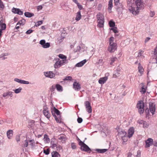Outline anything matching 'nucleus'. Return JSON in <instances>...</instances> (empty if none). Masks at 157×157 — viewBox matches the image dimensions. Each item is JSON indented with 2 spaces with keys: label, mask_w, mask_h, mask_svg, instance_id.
Listing matches in <instances>:
<instances>
[{
  "label": "nucleus",
  "mask_w": 157,
  "mask_h": 157,
  "mask_svg": "<svg viewBox=\"0 0 157 157\" xmlns=\"http://www.w3.org/2000/svg\"><path fill=\"white\" fill-rule=\"evenodd\" d=\"M79 144V145L81 146L80 149L81 150L87 152L89 153H90L91 151V150L90 148L81 140L80 141Z\"/></svg>",
  "instance_id": "1"
},
{
  "label": "nucleus",
  "mask_w": 157,
  "mask_h": 157,
  "mask_svg": "<svg viewBox=\"0 0 157 157\" xmlns=\"http://www.w3.org/2000/svg\"><path fill=\"white\" fill-rule=\"evenodd\" d=\"M51 112L56 121L57 122H60L61 120L58 118L55 114V113H56L57 115H59L60 114V111L58 109L56 108L55 107H54L53 109H51Z\"/></svg>",
  "instance_id": "2"
},
{
  "label": "nucleus",
  "mask_w": 157,
  "mask_h": 157,
  "mask_svg": "<svg viewBox=\"0 0 157 157\" xmlns=\"http://www.w3.org/2000/svg\"><path fill=\"white\" fill-rule=\"evenodd\" d=\"M109 45L108 49V51L111 53L114 52L117 49V44L115 43H112L111 42L110 43Z\"/></svg>",
  "instance_id": "3"
},
{
  "label": "nucleus",
  "mask_w": 157,
  "mask_h": 157,
  "mask_svg": "<svg viewBox=\"0 0 157 157\" xmlns=\"http://www.w3.org/2000/svg\"><path fill=\"white\" fill-rule=\"evenodd\" d=\"M129 10L133 14L136 15L139 13V9L137 7H133L132 6H129Z\"/></svg>",
  "instance_id": "4"
},
{
  "label": "nucleus",
  "mask_w": 157,
  "mask_h": 157,
  "mask_svg": "<svg viewBox=\"0 0 157 157\" xmlns=\"http://www.w3.org/2000/svg\"><path fill=\"white\" fill-rule=\"evenodd\" d=\"M149 107L150 112L153 115L155 111V105L154 103L150 102L149 103Z\"/></svg>",
  "instance_id": "5"
},
{
  "label": "nucleus",
  "mask_w": 157,
  "mask_h": 157,
  "mask_svg": "<svg viewBox=\"0 0 157 157\" xmlns=\"http://www.w3.org/2000/svg\"><path fill=\"white\" fill-rule=\"evenodd\" d=\"M136 7L139 9H142L144 8V5L141 0H137L135 2Z\"/></svg>",
  "instance_id": "6"
},
{
  "label": "nucleus",
  "mask_w": 157,
  "mask_h": 157,
  "mask_svg": "<svg viewBox=\"0 0 157 157\" xmlns=\"http://www.w3.org/2000/svg\"><path fill=\"white\" fill-rule=\"evenodd\" d=\"M43 113L44 115L48 119H49L51 116V115L49 113V110L47 107H44L43 108Z\"/></svg>",
  "instance_id": "7"
},
{
  "label": "nucleus",
  "mask_w": 157,
  "mask_h": 157,
  "mask_svg": "<svg viewBox=\"0 0 157 157\" xmlns=\"http://www.w3.org/2000/svg\"><path fill=\"white\" fill-rule=\"evenodd\" d=\"M85 105L87 112L89 113H91L92 112V110L90 104V102L88 101H85Z\"/></svg>",
  "instance_id": "8"
},
{
  "label": "nucleus",
  "mask_w": 157,
  "mask_h": 157,
  "mask_svg": "<svg viewBox=\"0 0 157 157\" xmlns=\"http://www.w3.org/2000/svg\"><path fill=\"white\" fill-rule=\"evenodd\" d=\"M54 61H56L54 65V67L55 68H59L62 66L59 61V59L58 58L54 59Z\"/></svg>",
  "instance_id": "9"
},
{
  "label": "nucleus",
  "mask_w": 157,
  "mask_h": 157,
  "mask_svg": "<svg viewBox=\"0 0 157 157\" xmlns=\"http://www.w3.org/2000/svg\"><path fill=\"white\" fill-rule=\"evenodd\" d=\"M153 140L151 138H149L146 141V147H148L153 144Z\"/></svg>",
  "instance_id": "10"
},
{
  "label": "nucleus",
  "mask_w": 157,
  "mask_h": 157,
  "mask_svg": "<svg viewBox=\"0 0 157 157\" xmlns=\"http://www.w3.org/2000/svg\"><path fill=\"white\" fill-rule=\"evenodd\" d=\"M12 11L13 13H17L20 15H22L23 13V12L21 11L19 9L16 8L14 7L12 8Z\"/></svg>",
  "instance_id": "11"
},
{
  "label": "nucleus",
  "mask_w": 157,
  "mask_h": 157,
  "mask_svg": "<svg viewBox=\"0 0 157 157\" xmlns=\"http://www.w3.org/2000/svg\"><path fill=\"white\" fill-rule=\"evenodd\" d=\"M44 74L46 77L51 78H53L55 76V74L51 71L45 72Z\"/></svg>",
  "instance_id": "12"
},
{
  "label": "nucleus",
  "mask_w": 157,
  "mask_h": 157,
  "mask_svg": "<svg viewBox=\"0 0 157 157\" xmlns=\"http://www.w3.org/2000/svg\"><path fill=\"white\" fill-rule=\"evenodd\" d=\"M14 81L22 84H28L29 83V82L17 78H15L14 79Z\"/></svg>",
  "instance_id": "13"
},
{
  "label": "nucleus",
  "mask_w": 157,
  "mask_h": 157,
  "mask_svg": "<svg viewBox=\"0 0 157 157\" xmlns=\"http://www.w3.org/2000/svg\"><path fill=\"white\" fill-rule=\"evenodd\" d=\"M13 92L11 91H8L6 92H4L3 94V97L6 98H8L9 96L12 97L13 96Z\"/></svg>",
  "instance_id": "14"
},
{
  "label": "nucleus",
  "mask_w": 157,
  "mask_h": 157,
  "mask_svg": "<svg viewBox=\"0 0 157 157\" xmlns=\"http://www.w3.org/2000/svg\"><path fill=\"white\" fill-rule=\"evenodd\" d=\"M134 129L133 127H131L129 129L128 136L129 138H131L134 132Z\"/></svg>",
  "instance_id": "15"
},
{
  "label": "nucleus",
  "mask_w": 157,
  "mask_h": 157,
  "mask_svg": "<svg viewBox=\"0 0 157 157\" xmlns=\"http://www.w3.org/2000/svg\"><path fill=\"white\" fill-rule=\"evenodd\" d=\"M73 87L75 90H80L81 87L78 83L75 82L73 83Z\"/></svg>",
  "instance_id": "16"
},
{
  "label": "nucleus",
  "mask_w": 157,
  "mask_h": 157,
  "mask_svg": "<svg viewBox=\"0 0 157 157\" xmlns=\"http://www.w3.org/2000/svg\"><path fill=\"white\" fill-rule=\"evenodd\" d=\"M127 133L124 130H121L118 131V135L121 137H124V136H127Z\"/></svg>",
  "instance_id": "17"
},
{
  "label": "nucleus",
  "mask_w": 157,
  "mask_h": 157,
  "mask_svg": "<svg viewBox=\"0 0 157 157\" xmlns=\"http://www.w3.org/2000/svg\"><path fill=\"white\" fill-rule=\"evenodd\" d=\"M136 106L138 109L144 108V103L142 101H139L137 104Z\"/></svg>",
  "instance_id": "18"
},
{
  "label": "nucleus",
  "mask_w": 157,
  "mask_h": 157,
  "mask_svg": "<svg viewBox=\"0 0 157 157\" xmlns=\"http://www.w3.org/2000/svg\"><path fill=\"white\" fill-rule=\"evenodd\" d=\"M108 79V77H105L103 78H101L98 81L99 83L103 84H104Z\"/></svg>",
  "instance_id": "19"
},
{
  "label": "nucleus",
  "mask_w": 157,
  "mask_h": 157,
  "mask_svg": "<svg viewBox=\"0 0 157 157\" xmlns=\"http://www.w3.org/2000/svg\"><path fill=\"white\" fill-rule=\"evenodd\" d=\"M113 0H110L109 2L108 7V10L110 13L111 12L112 8L113 7Z\"/></svg>",
  "instance_id": "20"
},
{
  "label": "nucleus",
  "mask_w": 157,
  "mask_h": 157,
  "mask_svg": "<svg viewBox=\"0 0 157 157\" xmlns=\"http://www.w3.org/2000/svg\"><path fill=\"white\" fill-rule=\"evenodd\" d=\"M86 62V59H84L83 60L77 63L75 65L77 67H81Z\"/></svg>",
  "instance_id": "21"
},
{
  "label": "nucleus",
  "mask_w": 157,
  "mask_h": 157,
  "mask_svg": "<svg viewBox=\"0 0 157 157\" xmlns=\"http://www.w3.org/2000/svg\"><path fill=\"white\" fill-rule=\"evenodd\" d=\"M95 151H97L98 153H103L106 152L107 150L108 149H96L94 150Z\"/></svg>",
  "instance_id": "22"
},
{
  "label": "nucleus",
  "mask_w": 157,
  "mask_h": 157,
  "mask_svg": "<svg viewBox=\"0 0 157 157\" xmlns=\"http://www.w3.org/2000/svg\"><path fill=\"white\" fill-rule=\"evenodd\" d=\"M7 136L9 139H10L13 135V131L9 130L7 132Z\"/></svg>",
  "instance_id": "23"
},
{
  "label": "nucleus",
  "mask_w": 157,
  "mask_h": 157,
  "mask_svg": "<svg viewBox=\"0 0 157 157\" xmlns=\"http://www.w3.org/2000/svg\"><path fill=\"white\" fill-rule=\"evenodd\" d=\"M97 17L98 20H104V17L103 15L100 13H99L98 14H97Z\"/></svg>",
  "instance_id": "24"
},
{
  "label": "nucleus",
  "mask_w": 157,
  "mask_h": 157,
  "mask_svg": "<svg viewBox=\"0 0 157 157\" xmlns=\"http://www.w3.org/2000/svg\"><path fill=\"white\" fill-rule=\"evenodd\" d=\"M98 25L100 28L103 27L104 25V20H98Z\"/></svg>",
  "instance_id": "25"
},
{
  "label": "nucleus",
  "mask_w": 157,
  "mask_h": 157,
  "mask_svg": "<svg viewBox=\"0 0 157 157\" xmlns=\"http://www.w3.org/2000/svg\"><path fill=\"white\" fill-rule=\"evenodd\" d=\"M25 23V20L24 19H23L19 21L17 24V25H23Z\"/></svg>",
  "instance_id": "26"
},
{
  "label": "nucleus",
  "mask_w": 157,
  "mask_h": 157,
  "mask_svg": "<svg viewBox=\"0 0 157 157\" xmlns=\"http://www.w3.org/2000/svg\"><path fill=\"white\" fill-rule=\"evenodd\" d=\"M25 16L28 17H31L34 15V14L29 12H25L24 13Z\"/></svg>",
  "instance_id": "27"
},
{
  "label": "nucleus",
  "mask_w": 157,
  "mask_h": 157,
  "mask_svg": "<svg viewBox=\"0 0 157 157\" xmlns=\"http://www.w3.org/2000/svg\"><path fill=\"white\" fill-rule=\"evenodd\" d=\"M81 17V13L80 11L78 12L77 14L76 17H75V20L77 21H79Z\"/></svg>",
  "instance_id": "28"
},
{
  "label": "nucleus",
  "mask_w": 157,
  "mask_h": 157,
  "mask_svg": "<svg viewBox=\"0 0 157 157\" xmlns=\"http://www.w3.org/2000/svg\"><path fill=\"white\" fill-rule=\"evenodd\" d=\"M56 89L57 90L59 91H62L63 90V88L62 86L58 84H56Z\"/></svg>",
  "instance_id": "29"
},
{
  "label": "nucleus",
  "mask_w": 157,
  "mask_h": 157,
  "mask_svg": "<svg viewBox=\"0 0 157 157\" xmlns=\"http://www.w3.org/2000/svg\"><path fill=\"white\" fill-rule=\"evenodd\" d=\"M52 157H60V155L56 151L52 152Z\"/></svg>",
  "instance_id": "30"
},
{
  "label": "nucleus",
  "mask_w": 157,
  "mask_h": 157,
  "mask_svg": "<svg viewBox=\"0 0 157 157\" xmlns=\"http://www.w3.org/2000/svg\"><path fill=\"white\" fill-rule=\"evenodd\" d=\"M138 69L139 72L141 74H142L144 71V69L143 67L141 66V64L140 63H139L138 66Z\"/></svg>",
  "instance_id": "31"
},
{
  "label": "nucleus",
  "mask_w": 157,
  "mask_h": 157,
  "mask_svg": "<svg viewBox=\"0 0 157 157\" xmlns=\"http://www.w3.org/2000/svg\"><path fill=\"white\" fill-rule=\"evenodd\" d=\"M120 73L118 71L116 70L113 74V77L114 78H116L120 76Z\"/></svg>",
  "instance_id": "32"
},
{
  "label": "nucleus",
  "mask_w": 157,
  "mask_h": 157,
  "mask_svg": "<svg viewBox=\"0 0 157 157\" xmlns=\"http://www.w3.org/2000/svg\"><path fill=\"white\" fill-rule=\"evenodd\" d=\"M44 140L46 143H48L50 141V139L47 135L45 134L44 136Z\"/></svg>",
  "instance_id": "33"
},
{
  "label": "nucleus",
  "mask_w": 157,
  "mask_h": 157,
  "mask_svg": "<svg viewBox=\"0 0 157 157\" xmlns=\"http://www.w3.org/2000/svg\"><path fill=\"white\" fill-rule=\"evenodd\" d=\"M144 51L142 50H140L139 52L138 53V55L137 57H140L141 58H143L144 56L143 55Z\"/></svg>",
  "instance_id": "34"
},
{
  "label": "nucleus",
  "mask_w": 157,
  "mask_h": 157,
  "mask_svg": "<svg viewBox=\"0 0 157 157\" xmlns=\"http://www.w3.org/2000/svg\"><path fill=\"white\" fill-rule=\"evenodd\" d=\"M134 0H128L127 3L129 6H132V4L134 3Z\"/></svg>",
  "instance_id": "35"
},
{
  "label": "nucleus",
  "mask_w": 157,
  "mask_h": 157,
  "mask_svg": "<svg viewBox=\"0 0 157 157\" xmlns=\"http://www.w3.org/2000/svg\"><path fill=\"white\" fill-rule=\"evenodd\" d=\"M59 57L61 59H66L67 57L65 56V55H63V54H59L58 55Z\"/></svg>",
  "instance_id": "36"
},
{
  "label": "nucleus",
  "mask_w": 157,
  "mask_h": 157,
  "mask_svg": "<svg viewBox=\"0 0 157 157\" xmlns=\"http://www.w3.org/2000/svg\"><path fill=\"white\" fill-rule=\"evenodd\" d=\"M0 26L1 28V29H0V30L2 31L6 29V25L5 24H2L1 25H0Z\"/></svg>",
  "instance_id": "37"
},
{
  "label": "nucleus",
  "mask_w": 157,
  "mask_h": 157,
  "mask_svg": "<svg viewBox=\"0 0 157 157\" xmlns=\"http://www.w3.org/2000/svg\"><path fill=\"white\" fill-rule=\"evenodd\" d=\"M109 26L111 27H114L115 26V23L114 22L110 21H109Z\"/></svg>",
  "instance_id": "38"
},
{
  "label": "nucleus",
  "mask_w": 157,
  "mask_h": 157,
  "mask_svg": "<svg viewBox=\"0 0 157 157\" xmlns=\"http://www.w3.org/2000/svg\"><path fill=\"white\" fill-rule=\"evenodd\" d=\"M59 61L60 63V64L61 65V66L64 65L65 64L67 63V59H63L62 60H60V59H59Z\"/></svg>",
  "instance_id": "39"
},
{
  "label": "nucleus",
  "mask_w": 157,
  "mask_h": 157,
  "mask_svg": "<svg viewBox=\"0 0 157 157\" xmlns=\"http://www.w3.org/2000/svg\"><path fill=\"white\" fill-rule=\"evenodd\" d=\"M154 55L155 57V59L156 61V63H157V46L154 49Z\"/></svg>",
  "instance_id": "40"
},
{
  "label": "nucleus",
  "mask_w": 157,
  "mask_h": 157,
  "mask_svg": "<svg viewBox=\"0 0 157 157\" xmlns=\"http://www.w3.org/2000/svg\"><path fill=\"white\" fill-rule=\"evenodd\" d=\"M22 88L21 87H19L18 89H16L14 90V92L16 94L20 93L21 90Z\"/></svg>",
  "instance_id": "41"
},
{
  "label": "nucleus",
  "mask_w": 157,
  "mask_h": 157,
  "mask_svg": "<svg viewBox=\"0 0 157 157\" xmlns=\"http://www.w3.org/2000/svg\"><path fill=\"white\" fill-rule=\"evenodd\" d=\"M117 59L116 57H114L111 58L110 60L111 62L110 63V64L112 65V64Z\"/></svg>",
  "instance_id": "42"
},
{
  "label": "nucleus",
  "mask_w": 157,
  "mask_h": 157,
  "mask_svg": "<svg viewBox=\"0 0 157 157\" xmlns=\"http://www.w3.org/2000/svg\"><path fill=\"white\" fill-rule=\"evenodd\" d=\"M138 123L140 124H143V127H146V126L145 125V123H146V122L143 120H140L138 121Z\"/></svg>",
  "instance_id": "43"
},
{
  "label": "nucleus",
  "mask_w": 157,
  "mask_h": 157,
  "mask_svg": "<svg viewBox=\"0 0 157 157\" xmlns=\"http://www.w3.org/2000/svg\"><path fill=\"white\" fill-rule=\"evenodd\" d=\"M59 139L63 141H65L66 140L65 136L63 135L60 136L59 137Z\"/></svg>",
  "instance_id": "44"
},
{
  "label": "nucleus",
  "mask_w": 157,
  "mask_h": 157,
  "mask_svg": "<svg viewBox=\"0 0 157 157\" xmlns=\"http://www.w3.org/2000/svg\"><path fill=\"white\" fill-rule=\"evenodd\" d=\"M50 46V44L49 43H45L43 47L44 48H49Z\"/></svg>",
  "instance_id": "45"
},
{
  "label": "nucleus",
  "mask_w": 157,
  "mask_h": 157,
  "mask_svg": "<svg viewBox=\"0 0 157 157\" xmlns=\"http://www.w3.org/2000/svg\"><path fill=\"white\" fill-rule=\"evenodd\" d=\"M116 8L118 13L120 14L121 13H122L123 8H118L117 7H116Z\"/></svg>",
  "instance_id": "46"
},
{
  "label": "nucleus",
  "mask_w": 157,
  "mask_h": 157,
  "mask_svg": "<svg viewBox=\"0 0 157 157\" xmlns=\"http://www.w3.org/2000/svg\"><path fill=\"white\" fill-rule=\"evenodd\" d=\"M115 6H116V7H117V8H123V5H122V4L121 3H119L115 5Z\"/></svg>",
  "instance_id": "47"
},
{
  "label": "nucleus",
  "mask_w": 157,
  "mask_h": 157,
  "mask_svg": "<svg viewBox=\"0 0 157 157\" xmlns=\"http://www.w3.org/2000/svg\"><path fill=\"white\" fill-rule=\"evenodd\" d=\"M110 30H113L115 33H118L117 28L116 27H114L113 28H111L110 29Z\"/></svg>",
  "instance_id": "48"
},
{
  "label": "nucleus",
  "mask_w": 157,
  "mask_h": 157,
  "mask_svg": "<svg viewBox=\"0 0 157 157\" xmlns=\"http://www.w3.org/2000/svg\"><path fill=\"white\" fill-rule=\"evenodd\" d=\"M140 91L143 94H144L146 92V89L144 86H142Z\"/></svg>",
  "instance_id": "49"
},
{
  "label": "nucleus",
  "mask_w": 157,
  "mask_h": 157,
  "mask_svg": "<svg viewBox=\"0 0 157 157\" xmlns=\"http://www.w3.org/2000/svg\"><path fill=\"white\" fill-rule=\"evenodd\" d=\"M72 80V78L71 76H67L65 78L63 79V81L65 80H70L71 81Z\"/></svg>",
  "instance_id": "50"
},
{
  "label": "nucleus",
  "mask_w": 157,
  "mask_h": 157,
  "mask_svg": "<svg viewBox=\"0 0 157 157\" xmlns=\"http://www.w3.org/2000/svg\"><path fill=\"white\" fill-rule=\"evenodd\" d=\"M42 23H43V21H38L35 24V26H39L40 25H41V24H42Z\"/></svg>",
  "instance_id": "51"
},
{
  "label": "nucleus",
  "mask_w": 157,
  "mask_h": 157,
  "mask_svg": "<svg viewBox=\"0 0 157 157\" xmlns=\"http://www.w3.org/2000/svg\"><path fill=\"white\" fill-rule=\"evenodd\" d=\"M51 144L52 145V147L53 148H54L57 146L56 144L54 143V142L53 140L51 141Z\"/></svg>",
  "instance_id": "52"
},
{
  "label": "nucleus",
  "mask_w": 157,
  "mask_h": 157,
  "mask_svg": "<svg viewBox=\"0 0 157 157\" xmlns=\"http://www.w3.org/2000/svg\"><path fill=\"white\" fill-rule=\"evenodd\" d=\"M44 153L46 155H48L49 153V148L47 149L46 150H44Z\"/></svg>",
  "instance_id": "53"
},
{
  "label": "nucleus",
  "mask_w": 157,
  "mask_h": 157,
  "mask_svg": "<svg viewBox=\"0 0 157 157\" xmlns=\"http://www.w3.org/2000/svg\"><path fill=\"white\" fill-rule=\"evenodd\" d=\"M145 113L146 115V117H148L149 116V110L148 108H147L145 110Z\"/></svg>",
  "instance_id": "54"
},
{
  "label": "nucleus",
  "mask_w": 157,
  "mask_h": 157,
  "mask_svg": "<svg viewBox=\"0 0 157 157\" xmlns=\"http://www.w3.org/2000/svg\"><path fill=\"white\" fill-rule=\"evenodd\" d=\"M24 147H26L28 146V141L27 140H25L23 143Z\"/></svg>",
  "instance_id": "55"
},
{
  "label": "nucleus",
  "mask_w": 157,
  "mask_h": 157,
  "mask_svg": "<svg viewBox=\"0 0 157 157\" xmlns=\"http://www.w3.org/2000/svg\"><path fill=\"white\" fill-rule=\"evenodd\" d=\"M139 112L140 114H142L143 113L144 111V108H141V109H138Z\"/></svg>",
  "instance_id": "56"
},
{
  "label": "nucleus",
  "mask_w": 157,
  "mask_h": 157,
  "mask_svg": "<svg viewBox=\"0 0 157 157\" xmlns=\"http://www.w3.org/2000/svg\"><path fill=\"white\" fill-rule=\"evenodd\" d=\"M45 43V41L44 40H41L40 42V44L42 45V47L44 45Z\"/></svg>",
  "instance_id": "57"
},
{
  "label": "nucleus",
  "mask_w": 157,
  "mask_h": 157,
  "mask_svg": "<svg viewBox=\"0 0 157 157\" xmlns=\"http://www.w3.org/2000/svg\"><path fill=\"white\" fill-rule=\"evenodd\" d=\"M57 150L58 151H60V150L62 151V147L60 145H57V146L56 147Z\"/></svg>",
  "instance_id": "58"
},
{
  "label": "nucleus",
  "mask_w": 157,
  "mask_h": 157,
  "mask_svg": "<svg viewBox=\"0 0 157 157\" xmlns=\"http://www.w3.org/2000/svg\"><path fill=\"white\" fill-rule=\"evenodd\" d=\"M71 148L73 149H75L76 148V146L74 143H72L71 144Z\"/></svg>",
  "instance_id": "59"
},
{
  "label": "nucleus",
  "mask_w": 157,
  "mask_h": 157,
  "mask_svg": "<svg viewBox=\"0 0 157 157\" xmlns=\"http://www.w3.org/2000/svg\"><path fill=\"white\" fill-rule=\"evenodd\" d=\"M33 32V30L32 29H29L27 30L25 33L27 34H29Z\"/></svg>",
  "instance_id": "60"
},
{
  "label": "nucleus",
  "mask_w": 157,
  "mask_h": 157,
  "mask_svg": "<svg viewBox=\"0 0 157 157\" xmlns=\"http://www.w3.org/2000/svg\"><path fill=\"white\" fill-rule=\"evenodd\" d=\"M82 119L81 117H78L77 120V121L78 123H80L82 122Z\"/></svg>",
  "instance_id": "61"
},
{
  "label": "nucleus",
  "mask_w": 157,
  "mask_h": 157,
  "mask_svg": "<svg viewBox=\"0 0 157 157\" xmlns=\"http://www.w3.org/2000/svg\"><path fill=\"white\" fill-rule=\"evenodd\" d=\"M121 139L124 142H125L127 141V136L121 137Z\"/></svg>",
  "instance_id": "62"
},
{
  "label": "nucleus",
  "mask_w": 157,
  "mask_h": 157,
  "mask_svg": "<svg viewBox=\"0 0 157 157\" xmlns=\"http://www.w3.org/2000/svg\"><path fill=\"white\" fill-rule=\"evenodd\" d=\"M133 152H129L127 154V157H132Z\"/></svg>",
  "instance_id": "63"
},
{
  "label": "nucleus",
  "mask_w": 157,
  "mask_h": 157,
  "mask_svg": "<svg viewBox=\"0 0 157 157\" xmlns=\"http://www.w3.org/2000/svg\"><path fill=\"white\" fill-rule=\"evenodd\" d=\"M56 88V85H53L52 87H51V90L52 91H54L55 89V88Z\"/></svg>",
  "instance_id": "64"
}]
</instances>
